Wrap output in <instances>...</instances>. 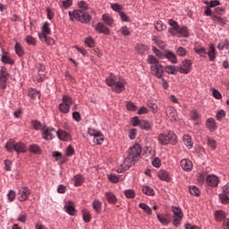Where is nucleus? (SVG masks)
I'll return each mask as SVG.
<instances>
[{
  "label": "nucleus",
  "instance_id": "obj_1",
  "mask_svg": "<svg viewBox=\"0 0 229 229\" xmlns=\"http://www.w3.org/2000/svg\"><path fill=\"white\" fill-rule=\"evenodd\" d=\"M78 5L81 10L73 11V13L69 12L70 19L72 21H79V22L88 24V22H90V20L92 19L90 14L86 12V10H89V4L85 1H81Z\"/></svg>",
  "mask_w": 229,
  "mask_h": 229
},
{
  "label": "nucleus",
  "instance_id": "obj_2",
  "mask_svg": "<svg viewBox=\"0 0 229 229\" xmlns=\"http://www.w3.org/2000/svg\"><path fill=\"white\" fill-rule=\"evenodd\" d=\"M106 83L108 87H111L112 90L116 92V94L123 92L124 86L126 85L124 79L117 78L114 74H110V76L106 79Z\"/></svg>",
  "mask_w": 229,
  "mask_h": 229
},
{
  "label": "nucleus",
  "instance_id": "obj_3",
  "mask_svg": "<svg viewBox=\"0 0 229 229\" xmlns=\"http://www.w3.org/2000/svg\"><path fill=\"white\" fill-rule=\"evenodd\" d=\"M171 27L168 29V33L174 37H189V29L187 27H180L178 22L173 19L168 21Z\"/></svg>",
  "mask_w": 229,
  "mask_h": 229
},
{
  "label": "nucleus",
  "instance_id": "obj_4",
  "mask_svg": "<svg viewBox=\"0 0 229 229\" xmlns=\"http://www.w3.org/2000/svg\"><path fill=\"white\" fill-rule=\"evenodd\" d=\"M157 140L161 146H167V144L174 146L177 142L176 134L173 131H167L166 133L159 134Z\"/></svg>",
  "mask_w": 229,
  "mask_h": 229
},
{
  "label": "nucleus",
  "instance_id": "obj_5",
  "mask_svg": "<svg viewBox=\"0 0 229 229\" xmlns=\"http://www.w3.org/2000/svg\"><path fill=\"white\" fill-rule=\"evenodd\" d=\"M5 149L9 153H12V151H15L18 154L19 153H26L28 151V148H26V144L22 142H17L15 143V140H10L5 144Z\"/></svg>",
  "mask_w": 229,
  "mask_h": 229
},
{
  "label": "nucleus",
  "instance_id": "obj_6",
  "mask_svg": "<svg viewBox=\"0 0 229 229\" xmlns=\"http://www.w3.org/2000/svg\"><path fill=\"white\" fill-rule=\"evenodd\" d=\"M47 35H51V28H49L47 22H45L42 27V32L38 34L39 39L41 42L48 44V46H53V44H55V39L51 37H47Z\"/></svg>",
  "mask_w": 229,
  "mask_h": 229
},
{
  "label": "nucleus",
  "instance_id": "obj_7",
  "mask_svg": "<svg viewBox=\"0 0 229 229\" xmlns=\"http://www.w3.org/2000/svg\"><path fill=\"white\" fill-rule=\"evenodd\" d=\"M88 135H90V137H94L93 141L95 142V144L101 145L103 142H105V136L103 135V132L96 129L89 128Z\"/></svg>",
  "mask_w": 229,
  "mask_h": 229
},
{
  "label": "nucleus",
  "instance_id": "obj_8",
  "mask_svg": "<svg viewBox=\"0 0 229 229\" xmlns=\"http://www.w3.org/2000/svg\"><path fill=\"white\" fill-rule=\"evenodd\" d=\"M71 105H72V98L67 95L63 97V102L59 105V110L62 114H69L71 112Z\"/></svg>",
  "mask_w": 229,
  "mask_h": 229
},
{
  "label": "nucleus",
  "instance_id": "obj_9",
  "mask_svg": "<svg viewBox=\"0 0 229 229\" xmlns=\"http://www.w3.org/2000/svg\"><path fill=\"white\" fill-rule=\"evenodd\" d=\"M172 212H174V226H180V225H182V219H183V213L182 212V209L180 208L173 207Z\"/></svg>",
  "mask_w": 229,
  "mask_h": 229
},
{
  "label": "nucleus",
  "instance_id": "obj_10",
  "mask_svg": "<svg viewBox=\"0 0 229 229\" xmlns=\"http://www.w3.org/2000/svg\"><path fill=\"white\" fill-rule=\"evenodd\" d=\"M192 67V62L189 59H184L182 62V66L177 68L178 72H181V74H189L191 72V69Z\"/></svg>",
  "mask_w": 229,
  "mask_h": 229
},
{
  "label": "nucleus",
  "instance_id": "obj_11",
  "mask_svg": "<svg viewBox=\"0 0 229 229\" xmlns=\"http://www.w3.org/2000/svg\"><path fill=\"white\" fill-rule=\"evenodd\" d=\"M57 135V131L55 128H47L43 130L42 139L45 140H53Z\"/></svg>",
  "mask_w": 229,
  "mask_h": 229
},
{
  "label": "nucleus",
  "instance_id": "obj_12",
  "mask_svg": "<svg viewBox=\"0 0 229 229\" xmlns=\"http://www.w3.org/2000/svg\"><path fill=\"white\" fill-rule=\"evenodd\" d=\"M150 71H151V73L154 76H157L159 80H161V78L164 76V67L160 64H152L150 66Z\"/></svg>",
  "mask_w": 229,
  "mask_h": 229
},
{
  "label": "nucleus",
  "instance_id": "obj_13",
  "mask_svg": "<svg viewBox=\"0 0 229 229\" xmlns=\"http://www.w3.org/2000/svg\"><path fill=\"white\" fill-rule=\"evenodd\" d=\"M141 153H142V148H140V145L135 144L133 147L130 148L128 155L130 157H132V158H135L136 160H138Z\"/></svg>",
  "mask_w": 229,
  "mask_h": 229
},
{
  "label": "nucleus",
  "instance_id": "obj_14",
  "mask_svg": "<svg viewBox=\"0 0 229 229\" xmlns=\"http://www.w3.org/2000/svg\"><path fill=\"white\" fill-rule=\"evenodd\" d=\"M31 194V190H30L28 187H23L18 191V199L19 201H26L28 200V198Z\"/></svg>",
  "mask_w": 229,
  "mask_h": 229
},
{
  "label": "nucleus",
  "instance_id": "obj_15",
  "mask_svg": "<svg viewBox=\"0 0 229 229\" xmlns=\"http://www.w3.org/2000/svg\"><path fill=\"white\" fill-rule=\"evenodd\" d=\"M165 114L168 119H170V121H172L173 123L178 121V114L176 113V110L174 109V107L167 106L165 108Z\"/></svg>",
  "mask_w": 229,
  "mask_h": 229
},
{
  "label": "nucleus",
  "instance_id": "obj_16",
  "mask_svg": "<svg viewBox=\"0 0 229 229\" xmlns=\"http://www.w3.org/2000/svg\"><path fill=\"white\" fill-rule=\"evenodd\" d=\"M206 55H208L210 62H216V58H217V52L214 44H210L208 46Z\"/></svg>",
  "mask_w": 229,
  "mask_h": 229
},
{
  "label": "nucleus",
  "instance_id": "obj_17",
  "mask_svg": "<svg viewBox=\"0 0 229 229\" xmlns=\"http://www.w3.org/2000/svg\"><path fill=\"white\" fill-rule=\"evenodd\" d=\"M57 137L59 140H64L65 142H69V140H72V137L71 134L64 130L59 129L57 131Z\"/></svg>",
  "mask_w": 229,
  "mask_h": 229
},
{
  "label": "nucleus",
  "instance_id": "obj_18",
  "mask_svg": "<svg viewBox=\"0 0 229 229\" xmlns=\"http://www.w3.org/2000/svg\"><path fill=\"white\" fill-rule=\"evenodd\" d=\"M6 81H8V72L6 69L2 68L0 71V87L1 89H6Z\"/></svg>",
  "mask_w": 229,
  "mask_h": 229
},
{
  "label": "nucleus",
  "instance_id": "obj_19",
  "mask_svg": "<svg viewBox=\"0 0 229 229\" xmlns=\"http://www.w3.org/2000/svg\"><path fill=\"white\" fill-rule=\"evenodd\" d=\"M157 217L158 219V221L161 223V225H163L164 226H167V225H169V223H171V216L165 214H157Z\"/></svg>",
  "mask_w": 229,
  "mask_h": 229
},
{
  "label": "nucleus",
  "instance_id": "obj_20",
  "mask_svg": "<svg viewBox=\"0 0 229 229\" xmlns=\"http://www.w3.org/2000/svg\"><path fill=\"white\" fill-rule=\"evenodd\" d=\"M181 167L183 169V171H187V173H191L193 167L192 161L185 158L182 159Z\"/></svg>",
  "mask_w": 229,
  "mask_h": 229
},
{
  "label": "nucleus",
  "instance_id": "obj_21",
  "mask_svg": "<svg viewBox=\"0 0 229 229\" xmlns=\"http://www.w3.org/2000/svg\"><path fill=\"white\" fill-rule=\"evenodd\" d=\"M206 182L209 187H217L219 185V179L216 175H208Z\"/></svg>",
  "mask_w": 229,
  "mask_h": 229
},
{
  "label": "nucleus",
  "instance_id": "obj_22",
  "mask_svg": "<svg viewBox=\"0 0 229 229\" xmlns=\"http://www.w3.org/2000/svg\"><path fill=\"white\" fill-rule=\"evenodd\" d=\"M96 31L103 33L104 35H110V29L105 26V24L98 22L95 27Z\"/></svg>",
  "mask_w": 229,
  "mask_h": 229
},
{
  "label": "nucleus",
  "instance_id": "obj_23",
  "mask_svg": "<svg viewBox=\"0 0 229 229\" xmlns=\"http://www.w3.org/2000/svg\"><path fill=\"white\" fill-rule=\"evenodd\" d=\"M206 128H208L209 131H216L217 130V123H216V120L214 118H208L206 121Z\"/></svg>",
  "mask_w": 229,
  "mask_h": 229
},
{
  "label": "nucleus",
  "instance_id": "obj_24",
  "mask_svg": "<svg viewBox=\"0 0 229 229\" xmlns=\"http://www.w3.org/2000/svg\"><path fill=\"white\" fill-rule=\"evenodd\" d=\"M137 159L130 155L127 156V157L123 161V165H125V169H130L131 165H135V161Z\"/></svg>",
  "mask_w": 229,
  "mask_h": 229
},
{
  "label": "nucleus",
  "instance_id": "obj_25",
  "mask_svg": "<svg viewBox=\"0 0 229 229\" xmlns=\"http://www.w3.org/2000/svg\"><path fill=\"white\" fill-rule=\"evenodd\" d=\"M157 176L159 180H163V182H170L171 176L169 175V173L165 170H161L157 173Z\"/></svg>",
  "mask_w": 229,
  "mask_h": 229
},
{
  "label": "nucleus",
  "instance_id": "obj_26",
  "mask_svg": "<svg viewBox=\"0 0 229 229\" xmlns=\"http://www.w3.org/2000/svg\"><path fill=\"white\" fill-rule=\"evenodd\" d=\"M211 19L215 24H220L221 26H225V24H226V19L219 17L216 14H213Z\"/></svg>",
  "mask_w": 229,
  "mask_h": 229
},
{
  "label": "nucleus",
  "instance_id": "obj_27",
  "mask_svg": "<svg viewBox=\"0 0 229 229\" xmlns=\"http://www.w3.org/2000/svg\"><path fill=\"white\" fill-rule=\"evenodd\" d=\"M102 21L105 22V24L110 26L111 28L112 26H114V19L112 18V16H110V14H103Z\"/></svg>",
  "mask_w": 229,
  "mask_h": 229
},
{
  "label": "nucleus",
  "instance_id": "obj_28",
  "mask_svg": "<svg viewBox=\"0 0 229 229\" xmlns=\"http://www.w3.org/2000/svg\"><path fill=\"white\" fill-rule=\"evenodd\" d=\"M1 60L3 64H9L10 65H13L14 64L13 60L8 55V52H3Z\"/></svg>",
  "mask_w": 229,
  "mask_h": 229
},
{
  "label": "nucleus",
  "instance_id": "obj_29",
  "mask_svg": "<svg viewBox=\"0 0 229 229\" xmlns=\"http://www.w3.org/2000/svg\"><path fill=\"white\" fill-rule=\"evenodd\" d=\"M92 207L93 210H95L97 214H99V212H101V209L103 208V204L101 203V201H99V199H95L92 203Z\"/></svg>",
  "mask_w": 229,
  "mask_h": 229
},
{
  "label": "nucleus",
  "instance_id": "obj_30",
  "mask_svg": "<svg viewBox=\"0 0 229 229\" xmlns=\"http://www.w3.org/2000/svg\"><path fill=\"white\" fill-rule=\"evenodd\" d=\"M165 56L171 62L172 64H178V58L176 55L173 52H166Z\"/></svg>",
  "mask_w": 229,
  "mask_h": 229
},
{
  "label": "nucleus",
  "instance_id": "obj_31",
  "mask_svg": "<svg viewBox=\"0 0 229 229\" xmlns=\"http://www.w3.org/2000/svg\"><path fill=\"white\" fill-rule=\"evenodd\" d=\"M182 140L189 149H191V148H192V146L194 145V143L192 142V137H191L190 135H184L182 137Z\"/></svg>",
  "mask_w": 229,
  "mask_h": 229
},
{
  "label": "nucleus",
  "instance_id": "obj_32",
  "mask_svg": "<svg viewBox=\"0 0 229 229\" xmlns=\"http://www.w3.org/2000/svg\"><path fill=\"white\" fill-rule=\"evenodd\" d=\"M108 203H112L113 205H115L117 203V197L112 192H106L105 194Z\"/></svg>",
  "mask_w": 229,
  "mask_h": 229
},
{
  "label": "nucleus",
  "instance_id": "obj_33",
  "mask_svg": "<svg viewBox=\"0 0 229 229\" xmlns=\"http://www.w3.org/2000/svg\"><path fill=\"white\" fill-rule=\"evenodd\" d=\"M29 151H30V153H34L35 155H40V153H42V149H40V147H38L37 144L30 145Z\"/></svg>",
  "mask_w": 229,
  "mask_h": 229
},
{
  "label": "nucleus",
  "instance_id": "obj_34",
  "mask_svg": "<svg viewBox=\"0 0 229 229\" xmlns=\"http://www.w3.org/2000/svg\"><path fill=\"white\" fill-rule=\"evenodd\" d=\"M142 192L147 196H155V190L148 185L142 187Z\"/></svg>",
  "mask_w": 229,
  "mask_h": 229
},
{
  "label": "nucleus",
  "instance_id": "obj_35",
  "mask_svg": "<svg viewBox=\"0 0 229 229\" xmlns=\"http://www.w3.org/2000/svg\"><path fill=\"white\" fill-rule=\"evenodd\" d=\"M14 49L18 56H24V48H22V45H21V43H16Z\"/></svg>",
  "mask_w": 229,
  "mask_h": 229
},
{
  "label": "nucleus",
  "instance_id": "obj_36",
  "mask_svg": "<svg viewBox=\"0 0 229 229\" xmlns=\"http://www.w3.org/2000/svg\"><path fill=\"white\" fill-rule=\"evenodd\" d=\"M217 47H218L219 51H223V49H228V47H229L228 40H226V39L221 40L218 43Z\"/></svg>",
  "mask_w": 229,
  "mask_h": 229
},
{
  "label": "nucleus",
  "instance_id": "obj_37",
  "mask_svg": "<svg viewBox=\"0 0 229 229\" xmlns=\"http://www.w3.org/2000/svg\"><path fill=\"white\" fill-rule=\"evenodd\" d=\"M29 96L31 99H37V98H40V93L37 89H30Z\"/></svg>",
  "mask_w": 229,
  "mask_h": 229
},
{
  "label": "nucleus",
  "instance_id": "obj_38",
  "mask_svg": "<svg viewBox=\"0 0 229 229\" xmlns=\"http://www.w3.org/2000/svg\"><path fill=\"white\" fill-rule=\"evenodd\" d=\"M215 217L216 221H223V219H225V217H226V213H225L222 210L216 211L215 213Z\"/></svg>",
  "mask_w": 229,
  "mask_h": 229
},
{
  "label": "nucleus",
  "instance_id": "obj_39",
  "mask_svg": "<svg viewBox=\"0 0 229 229\" xmlns=\"http://www.w3.org/2000/svg\"><path fill=\"white\" fill-rule=\"evenodd\" d=\"M73 182H74V185L75 187H80V185H81V183H83V176L82 175H75L73 177Z\"/></svg>",
  "mask_w": 229,
  "mask_h": 229
},
{
  "label": "nucleus",
  "instance_id": "obj_40",
  "mask_svg": "<svg viewBox=\"0 0 229 229\" xmlns=\"http://www.w3.org/2000/svg\"><path fill=\"white\" fill-rule=\"evenodd\" d=\"M175 53L177 56H182V57L187 56V49H185V47H179Z\"/></svg>",
  "mask_w": 229,
  "mask_h": 229
},
{
  "label": "nucleus",
  "instance_id": "obj_41",
  "mask_svg": "<svg viewBox=\"0 0 229 229\" xmlns=\"http://www.w3.org/2000/svg\"><path fill=\"white\" fill-rule=\"evenodd\" d=\"M140 128H141V130L149 131V130H151V123H149V122L141 121L140 123Z\"/></svg>",
  "mask_w": 229,
  "mask_h": 229
},
{
  "label": "nucleus",
  "instance_id": "obj_42",
  "mask_svg": "<svg viewBox=\"0 0 229 229\" xmlns=\"http://www.w3.org/2000/svg\"><path fill=\"white\" fill-rule=\"evenodd\" d=\"M147 62H148V64H150L151 65H158V64H160L158 62V59H157V57H155V55H148L147 58Z\"/></svg>",
  "mask_w": 229,
  "mask_h": 229
},
{
  "label": "nucleus",
  "instance_id": "obj_43",
  "mask_svg": "<svg viewBox=\"0 0 229 229\" xmlns=\"http://www.w3.org/2000/svg\"><path fill=\"white\" fill-rule=\"evenodd\" d=\"M108 180L109 182H111L112 183H119V182H121V177L114 174H111L108 175Z\"/></svg>",
  "mask_w": 229,
  "mask_h": 229
},
{
  "label": "nucleus",
  "instance_id": "obj_44",
  "mask_svg": "<svg viewBox=\"0 0 229 229\" xmlns=\"http://www.w3.org/2000/svg\"><path fill=\"white\" fill-rule=\"evenodd\" d=\"M140 208H142V210L144 212H146V214H148V216H151L152 214V210L151 208H149V206H148L146 203H140Z\"/></svg>",
  "mask_w": 229,
  "mask_h": 229
},
{
  "label": "nucleus",
  "instance_id": "obj_45",
  "mask_svg": "<svg viewBox=\"0 0 229 229\" xmlns=\"http://www.w3.org/2000/svg\"><path fill=\"white\" fill-rule=\"evenodd\" d=\"M194 51L195 53H197V55H199V56H202V58L207 57V50L205 49V47L194 48Z\"/></svg>",
  "mask_w": 229,
  "mask_h": 229
},
{
  "label": "nucleus",
  "instance_id": "obj_46",
  "mask_svg": "<svg viewBox=\"0 0 229 229\" xmlns=\"http://www.w3.org/2000/svg\"><path fill=\"white\" fill-rule=\"evenodd\" d=\"M165 72H167V74H176V71L178 70L174 65H168L165 68Z\"/></svg>",
  "mask_w": 229,
  "mask_h": 229
},
{
  "label": "nucleus",
  "instance_id": "obj_47",
  "mask_svg": "<svg viewBox=\"0 0 229 229\" xmlns=\"http://www.w3.org/2000/svg\"><path fill=\"white\" fill-rule=\"evenodd\" d=\"M166 26L164 24V22L158 21L155 23V30L157 31H164L165 30Z\"/></svg>",
  "mask_w": 229,
  "mask_h": 229
},
{
  "label": "nucleus",
  "instance_id": "obj_48",
  "mask_svg": "<svg viewBox=\"0 0 229 229\" xmlns=\"http://www.w3.org/2000/svg\"><path fill=\"white\" fill-rule=\"evenodd\" d=\"M189 191L191 196H199L200 194L199 189L196 186H190Z\"/></svg>",
  "mask_w": 229,
  "mask_h": 229
},
{
  "label": "nucleus",
  "instance_id": "obj_49",
  "mask_svg": "<svg viewBox=\"0 0 229 229\" xmlns=\"http://www.w3.org/2000/svg\"><path fill=\"white\" fill-rule=\"evenodd\" d=\"M71 6H72V0H64L61 2V8L67 10V8H71Z\"/></svg>",
  "mask_w": 229,
  "mask_h": 229
},
{
  "label": "nucleus",
  "instance_id": "obj_50",
  "mask_svg": "<svg viewBox=\"0 0 229 229\" xmlns=\"http://www.w3.org/2000/svg\"><path fill=\"white\" fill-rule=\"evenodd\" d=\"M64 208L65 212H67V214H70V216H74V214H76V209L72 205L65 206Z\"/></svg>",
  "mask_w": 229,
  "mask_h": 229
},
{
  "label": "nucleus",
  "instance_id": "obj_51",
  "mask_svg": "<svg viewBox=\"0 0 229 229\" xmlns=\"http://www.w3.org/2000/svg\"><path fill=\"white\" fill-rule=\"evenodd\" d=\"M25 40L29 46H37V39L32 36H27Z\"/></svg>",
  "mask_w": 229,
  "mask_h": 229
},
{
  "label": "nucleus",
  "instance_id": "obj_52",
  "mask_svg": "<svg viewBox=\"0 0 229 229\" xmlns=\"http://www.w3.org/2000/svg\"><path fill=\"white\" fill-rule=\"evenodd\" d=\"M82 216L85 223H90V220L92 219V216H90V213H89L87 210H83Z\"/></svg>",
  "mask_w": 229,
  "mask_h": 229
},
{
  "label": "nucleus",
  "instance_id": "obj_53",
  "mask_svg": "<svg viewBox=\"0 0 229 229\" xmlns=\"http://www.w3.org/2000/svg\"><path fill=\"white\" fill-rule=\"evenodd\" d=\"M4 164L5 171H9V172L12 171V165H13L12 160L6 159L4 161Z\"/></svg>",
  "mask_w": 229,
  "mask_h": 229
},
{
  "label": "nucleus",
  "instance_id": "obj_54",
  "mask_svg": "<svg viewBox=\"0 0 229 229\" xmlns=\"http://www.w3.org/2000/svg\"><path fill=\"white\" fill-rule=\"evenodd\" d=\"M208 146H209L211 149H216L217 148V143L216 142V140L208 138Z\"/></svg>",
  "mask_w": 229,
  "mask_h": 229
},
{
  "label": "nucleus",
  "instance_id": "obj_55",
  "mask_svg": "<svg viewBox=\"0 0 229 229\" xmlns=\"http://www.w3.org/2000/svg\"><path fill=\"white\" fill-rule=\"evenodd\" d=\"M219 198L222 203L224 204L229 203V197L226 193H221L219 195Z\"/></svg>",
  "mask_w": 229,
  "mask_h": 229
},
{
  "label": "nucleus",
  "instance_id": "obj_56",
  "mask_svg": "<svg viewBox=\"0 0 229 229\" xmlns=\"http://www.w3.org/2000/svg\"><path fill=\"white\" fill-rule=\"evenodd\" d=\"M85 44L88 46V47H94V46H96V43L92 38H87L85 39Z\"/></svg>",
  "mask_w": 229,
  "mask_h": 229
},
{
  "label": "nucleus",
  "instance_id": "obj_57",
  "mask_svg": "<svg viewBox=\"0 0 229 229\" xmlns=\"http://www.w3.org/2000/svg\"><path fill=\"white\" fill-rule=\"evenodd\" d=\"M124 196H126V198H135V191L133 190H126L124 191Z\"/></svg>",
  "mask_w": 229,
  "mask_h": 229
},
{
  "label": "nucleus",
  "instance_id": "obj_58",
  "mask_svg": "<svg viewBox=\"0 0 229 229\" xmlns=\"http://www.w3.org/2000/svg\"><path fill=\"white\" fill-rule=\"evenodd\" d=\"M226 116V113L225 112V110H220L217 114H216V119L217 121H223V118Z\"/></svg>",
  "mask_w": 229,
  "mask_h": 229
},
{
  "label": "nucleus",
  "instance_id": "obj_59",
  "mask_svg": "<svg viewBox=\"0 0 229 229\" xmlns=\"http://www.w3.org/2000/svg\"><path fill=\"white\" fill-rule=\"evenodd\" d=\"M74 155V148L72 146H68L66 148V156L72 157Z\"/></svg>",
  "mask_w": 229,
  "mask_h": 229
},
{
  "label": "nucleus",
  "instance_id": "obj_60",
  "mask_svg": "<svg viewBox=\"0 0 229 229\" xmlns=\"http://www.w3.org/2000/svg\"><path fill=\"white\" fill-rule=\"evenodd\" d=\"M53 157H55L56 161L64 159V156L62 155L61 152H58V151H54L53 152Z\"/></svg>",
  "mask_w": 229,
  "mask_h": 229
},
{
  "label": "nucleus",
  "instance_id": "obj_61",
  "mask_svg": "<svg viewBox=\"0 0 229 229\" xmlns=\"http://www.w3.org/2000/svg\"><path fill=\"white\" fill-rule=\"evenodd\" d=\"M152 165L154 167H160L162 165V161H160V158L156 157L153 161H152Z\"/></svg>",
  "mask_w": 229,
  "mask_h": 229
},
{
  "label": "nucleus",
  "instance_id": "obj_62",
  "mask_svg": "<svg viewBox=\"0 0 229 229\" xmlns=\"http://www.w3.org/2000/svg\"><path fill=\"white\" fill-rule=\"evenodd\" d=\"M146 51H148V47H146L145 45H140L138 47V52L140 55H144V53H146Z\"/></svg>",
  "mask_w": 229,
  "mask_h": 229
},
{
  "label": "nucleus",
  "instance_id": "obj_63",
  "mask_svg": "<svg viewBox=\"0 0 229 229\" xmlns=\"http://www.w3.org/2000/svg\"><path fill=\"white\" fill-rule=\"evenodd\" d=\"M32 126L34 130H40V128H42V123L38 121H32Z\"/></svg>",
  "mask_w": 229,
  "mask_h": 229
},
{
  "label": "nucleus",
  "instance_id": "obj_64",
  "mask_svg": "<svg viewBox=\"0 0 229 229\" xmlns=\"http://www.w3.org/2000/svg\"><path fill=\"white\" fill-rule=\"evenodd\" d=\"M7 197L9 201H13L15 199V191L13 190L9 191Z\"/></svg>",
  "mask_w": 229,
  "mask_h": 229
}]
</instances>
